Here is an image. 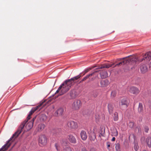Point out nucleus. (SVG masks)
I'll return each mask as SVG.
<instances>
[{"label":"nucleus","mask_w":151,"mask_h":151,"mask_svg":"<svg viewBox=\"0 0 151 151\" xmlns=\"http://www.w3.org/2000/svg\"><path fill=\"white\" fill-rule=\"evenodd\" d=\"M32 115L29 113L27 117V119L25 120L22 122L17 130L13 135L12 137L7 141V143L3 146L2 148L0 149V151H5L11 145V141L13 139L14 140L21 133L22 131V129H24L26 124L28 120L30 119Z\"/></svg>","instance_id":"nucleus-1"},{"label":"nucleus","mask_w":151,"mask_h":151,"mask_svg":"<svg viewBox=\"0 0 151 151\" xmlns=\"http://www.w3.org/2000/svg\"><path fill=\"white\" fill-rule=\"evenodd\" d=\"M151 60V52H147L143 56V58L141 60H139L137 58L131 57L126 59L123 61L119 63L116 64L114 67L116 66H120L125 64H127L128 63L130 62H136L138 61L142 62L143 60H146L149 61Z\"/></svg>","instance_id":"nucleus-2"},{"label":"nucleus","mask_w":151,"mask_h":151,"mask_svg":"<svg viewBox=\"0 0 151 151\" xmlns=\"http://www.w3.org/2000/svg\"><path fill=\"white\" fill-rule=\"evenodd\" d=\"M73 86L71 83L68 81V79L65 81L59 86L55 94L58 93L60 95H61L67 92Z\"/></svg>","instance_id":"nucleus-3"},{"label":"nucleus","mask_w":151,"mask_h":151,"mask_svg":"<svg viewBox=\"0 0 151 151\" xmlns=\"http://www.w3.org/2000/svg\"><path fill=\"white\" fill-rule=\"evenodd\" d=\"M128 102L126 98H123L121 99L119 102V108L122 109L127 108L128 106Z\"/></svg>","instance_id":"nucleus-4"},{"label":"nucleus","mask_w":151,"mask_h":151,"mask_svg":"<svg viewBox=\"0 0 151 151\" xmlns=\"http://www.w3.org/2000/svg\"><path fill=\"white\" fill-rule=\"evenodd\" d=\"M47 141V139L45 135H41L39 137V142L40 145L41 146L46 145Z\"/></svg>","instance_id":"nucleus-5"},{"label":"nucleus","mask_w":151,"mask_h":151,"mask_svg":"<svg viewBox=\"0 0 151 151\" xmlns=\"http://www.w3.org/2000/svg\"><path fill=\"white\" fill-rule=\"evenodd\" d=\"M81 105V101L79 100H78L74 101L72 105V108L75 110H78Z\"/></svg>","instance_id":"nucleus-6"},{"label":"nucleus","mask_w":151,"mask_h":151,"mask_svg":"<svg viewBox=\"0 0 151 151\" xmlns=\"http://www.w3.org/2000/svg\"><path fill=\"white\" fill-rule=\"evenodd\" d=\"M67 125L69 128L71 129H75L78 127L77 123L73 121L69 122L67 124Z\"/></svg>","instance_id":"nucleus-7"},{"label":"nucleus","mask_w":151,"mask_h":151,"mask_svg":"<svg viewBox=\"0 0 151 151\" xmlns=\"http://www.w3.org/2000/svg\"><path fill=\"white\" fill-rule=\"evenodd\" d=\"M129 91L131 93L137 95L139 92L138 88L135 87H132L130 88Z\"/></svg>","instance_id":"nucleus-8"},{"label":"nucleus","mask_w":151,"mask_h":151,"mask_svg":"<svg viewBox=\"0 0 151 151\" xmlns=\"http://www.w3.org/2000/svg\"><path fill=\"white\" fill-rule=\"evenodd\" d=\"M33 126V122H29L27 123H26L24 128L25 127L26 128V130L28 131L32 128Z\"/></svg>","instance_id":"nucleus-9"},{"label":"nucleus","mask_w":151,"mask_h":151,"mask_svg":"<svg viewBox=\"0 0 151 151\" xmlns=\"http://www.w3.org/2000/svg\"><path fill=\"white\" fill-rule=\"evenodd\" d=\"M81 76L80 75H79L77 76L71 78L70 79H68V81H70V82L73 85L74 83H75V81L78 80V79Z\"/></svg>","instance_id":"nucleus-10"},{"label":"nucleus","mask_w":151,"mask_h":151,"mask_svg":"<svg viewBox=\"0 0 151 151\" xmlns=\"http://www.w3.org/2000/svg\"><path fill=\"white\" fill-rule=\"evenodd\" d=\"M63 109L62 108H60L57 110L55 113V115L56 116L61 115L63 112Z\"/></svg>","instance_id":"nucleus-11"},{"label":"nucleus","mask_w":151,"mask_h":151,"mask_svg":"<svg viewBox=\"0 0 151 151\" xmlns=\"http://www.w3.org/2000/svg\"><path fill=\"white\" fill-rule=\"evenodd\" d=\"M81 139L83 140H86L87 138V135L86 132L83 130H82L81 132Z\"/></svg>","instance_id":"nucleus-12"},{"label":"nucleus","mask_w":151,"mask_h":151,"mask_svg":"<svg viewBox=\"0 0 151 151\" xmlns=\"http://www.w3.org/2000/svg\"><path fill=\"white\" fill-rule=\"evenodd\" d=\"M111 133L112 136H117L118 135V132L116 129L113 127L111 129Z\"/></svg>","instance_id":"nucleus-13"},{"label":"nucleus","mask_w":151,"mask_h":151,"mask_svg":"<svg viewBox=\"0 0 151 151\" xmlns=\"http://www.w3.org/2000/svg\"><path fill=\"white\" fill-rule=\"evenodd\" d=\"M100 73L101 77L102 78H105L108 76L107 72L105 70H102Z\"/></svg>","instance_id":"nucleus-14"},{"label":"nucleus","mask_w":151,"mask_h":151,"mask_svg":"<svg viewBox=\"0 0 151 151\" xmlns=\"http://www.w3.org/2000/svg\"><path fill=\"white\" fill-rule=\"evenodd\" d=\"M101 85L102 87H105L107 86L109 84L108 81L106 79L102 80L101 82Z\"/></svg>","instance_id":"nucleus-15"},{"label":"nucleus","mask_w":151,"mask_h":151,"mask_svg":"<svg viewBox=\"0 0 151 151\" xmlns=\"http://www.w3.org/2000/svg\"><path fill=\"white\" fill-rule=\"evenodd\" d=\"M140 70L142 73H145L148 70L147 67L145 65H142L140 67Z\"/></svg>","instance_id":"nucleus-16"},{"label":"nucleus","mask_w":151,"mask_h":151,"mask_svg":"<svg viewBox=\"0 0 151 151\" xmlns=\"http://www.w3.org/2000/svg\"><path fill=\"white\" fill-rule=\"evenodd\" d=\"M108 108L109 114H111L113 113V105L111 104H109L108 105Z\"/></svg>","instance_id":"nucleus-17"},{"label":"nucleus","mask_w":151,"mask_h":151,"mask_svg":"<svg viewBox=\"0 0 151 151\" xmlns=\"http://www.w3.org/2000/svg\"><path fill=\"white\" fill-rule=\"evenodd\" d=\"M42 103H40L39 105L37 106L36 107L32 109L30 111L29 113L31 114H32L35 111L39 109L40 107L42 105Z\"/></svg>","instance_id":"nucleus-18"},{"label":"nucleus","mask_w":151,"mask_h":151,"mask_svg":"<svg viewBox=\"0 0 151 151\" xmlns=\"http://www.w3.org/2000/svg\"><path fill=\"white\" fill-rule=\"evenodd\" d=\"M42 103H40L39 105L37 106L36 107L32 109L30 111L29 113L31 114H32L35 111L39 109L40 107L42 105Z\"/></svg>","instance_id":"nucleus-19"},{"label":"nucleus","mask_w":151,"mask_h":151,"mask_svg":"<svg viewBox=\"0 0 151 151\" xmlns=\"http://www.w3.org/2000/svg\"><path fill=\"white\" fill-rule=\"evenodd\" d=\"M68 138L69 141L71 143H76V140L75 137L72 135H70L68 136Z\"/></svg>","instance_id":"nucleus-20"},{"label":"nucleus","mask_w":151,"mask_h":151,"mask_svg":"<svg viewBox=\"0 0 151 151\" xmlns=\"http://www.w3.org/2000/svg\"><path fill=\"white\" fill-rule=\"evenodd\" d=\"M56 135L58 137H61L63 134V131L60 129L56 130Z\"/></svg>","instance_id":"nucleus-21"},{"label":"nucleus","mask_w":151,"mask_h":151,"mask_svg":"<svg viewBox=\"0 0 151 151\" xmlns=\"http://www.w3.org/2000/svg\"><path fill=\"white\" fill-rule=\"evenodd\" d=\"M99 71H95L91 73L90 74H89L86 76L85 77L82 79V81H84L85 80H86L89 77H91L93 75H94L96 73L98 72Z\"/></svg>","instance_id":"nucleus-22"},{"label":"nucleus","mask_w":151,"mask_h":151,"mask_svg":"<svg viewBox=\"0 0 151 151\" xmlns=\"http://www.w3.org/2000/svg\"><path fill=\"white\" fill-rule=\"evenodd\" d=\"M105 130L104 129H103V130L102 129L100 131L99 135V137L100 138L101 140L102 139V137H105Z\"/></svg>","instance_id":"nucleus-23"},{"label":"nucleus","mask_w":151,"mask_h":151,"mask_svg":"<svg viewBox=\"0 0 151 151\" xmlns=\"http://www.w3.org/2000/svg\"><path fill=\"white\" fill-rule=\"evenodd\" d=\"M146 142L148 147H151V137H148L146 139Z\"/></svg>","instance_id":"nucleus-24"},{"label":"nucleus","mask_w":151,"mask_h":151,"mask_svg":"<svg viewBox=\"0 0 151 151\" xmlns=\"http://www.w3.org/2000/svg\"><path fill=\"white\" fill-rule=\"evenodd\" d=\"M95 118L96 122L98 123L101 120V116L99 114L97 113L96 114Z\"/></svg>","instance_id":"nucleus-25"},{"label":"nucleus","mask_w":151,"mask_h":151,"mask_svg":"<svg viewBox=\"0 0 151 151\" xmlns=\"http://www.w3.org/2000/svg\"><path fill=\"white\" fill-rule=\"evenodd\" d=\"M45 126L43 124H40L38 125V130L39 131H41L43 130L45 128Z\"/></svg>","instance_id":"nucleus-26"},{"label":"nucleus","mask_w":151,"mask_h":151,"mask_svg":"<svg viewBox=\"0 0 151 151\" xmlns=\"http://www.w3.org/2000/svg\"><path fill=\"white\" fill-rule=\"evenodd\" d=\"M114 119L115 121H117L118 120L119 118L118 113L115 112L114 114Z\"/></svg>","instance_id":"nucleus-27"},{"label":"nucleus","mask_w":151,"mask_h":151,"mask_svg":"<svg viewBox=\"0 0 151 151\" xmlns=\"http://www.w3.org/2000/svg\"><path fill=\"white\" fill-rule=\"evenodd\" d=\"M143 110V106L142 104L139 103V105L138 108V111L139 112H141Z\"/></svg>","instance_id":"nucleus-28"},{"label":"nucleus","mask_w":151,"mask_h":151,"mask_svg":"<svg viewBox=\"0 0 151 151\" xmlns=\"http://www.w3.org/2000/svg\"><path fill=\"white\" fill-rule=\"evenodd\" d=\"M116 91H112L111 93V96L112 98H114L116 96Z\"/></svg>","instance_id":"nucleus-29"},{"label":"nucleus","mask_w":151,"mask_h":151,"mask_svg":"<svg viewBox=\"0 0 151 151\" xmlns=\"http://www.w3.org/2000/svg\"><path fill=\"white\" fill-rule=\"evenodd\" d=\"M120 145L119 143L116 144L115 148L117 151H120Z\"/></svg>","instance_id":"nucleus-30"},{"label":"nucleus","mask_w":151,"mask_h":151,"mask_svg":"<svg viewBox=\"0 0 151 151\" xmlns=\"http://www.w3.org/2000/svg\"><path fill=\"white\" fill-rule=\"evenodd\" d=\"M114 64H104V68H109L110 67H111L113 66Z\"/></svg>","instance_id":"nucleus-31"},{"label":"nucleus","mask_w":151,"mask_h":151,"mask_svg":"<svg viewBox=\"0 0 151 151\" xmlns=\"http://www.w3.org/2000/svg\"><path fill=\"white\" fill-rule=\"evenodd\" d=\"M96 135L94 133H93L91 134V140L92 141H94L96 139Z\"/></svg>","instance_id":"nucleus-32"},{"label":"nucleus","mask_w":151,"mask_h":151,"mask_svg":"<svg viewBox=\"0 0 151 151\" xmlns=\"http://www.w3.org/2000/svg\"><path fill=\"white\" fill-rule=\"evenodd\" d=\"M63 151H72L71 148L69 147H65L63 150Z\"/></svg>","instance_id":"nucleus-33"},{"label":"nucleus","mask_w":151,"mask_h":151,"mask_svg":"<svg viewBox=\"0 0 151 151\" xmlns=\"http://www.w3.org/2000/svg\"><path fill=\"white\" fill-rule=\"evenodd\" d=\"M134 123L132 122H130L128 124V126L131 128H132L134 126Z\"/></svg>","instance_id":"nucleus-34"},{"label":"nucleus","mask_w":151,"mask_h":151,"mask_svg":"<svg viewBox=\"0 0 151 151\" xmlns=\"http://www.w3.org/2000/svg\"><path fill=\"white\" fill-rule=\"evenodd\" d=\"M55 148L57 151H60V146L58 143H56L55 144Z\"/></svg>","instance_id":"nucleus-35"},{"label":"nucleus","mask_w":151,"mask_h":151,"mask_svg":"<svg viewBox=\"0 0 151 151\" xmlns=\"http://www.w3.org/2000/svg\"><path fill=\"white\" fill-rule=\"evenodd\" d=\"M149 130V127L147 126H145L144 127V130L145 132L146 133H147Z\"/></svg>","instance_id":"nucleus-36"},{"label":"nucleus","mask_w":151,"mask_h":151,"mask_svg":"<svg viewBox=\"0 0 151 151\" xmlns=\"http://www.w3.org/2000/svg\"><path fill=\"white\" fill-rule=\"evenodd\" d=\"M110 144H111V143L109 142H106V145L107 146V148L108 149H109V148L110 146Z\"/></svg>","instance_id":"nucleus-37"},{"label":"nucleus","mask_w":151,"mask_h":151,"mask_svg":"<svg viewBox=\"0 0 151 151\" xmlns=\"http://www.w3.org/2000/svg\"><path fill=\"white\" fill-rule=\"evenodd\" d=\"M138 146L136 145H135L134 146V148L135 150L137 151L138 149Z\"/></svg>","instance_id":"nucleus-38"},{"label":"nucleus","mask_w":151,"mask_h":151,"mask_svg":"<svg viewBox=\"0 0 151 151\" xmlns=\"http://www.w3.org/2000/svg\"><path fill=\"white\" fill-rule=\"evenodd\" d=\"M104 64H103V65H101L100 67H99L98 68H96V69H102V68H104Z\"/></svg>","instance_id":"nucleus-39"},{"label":"nucleus","mask_w":151,"mask_h":151,"mask_svg":"<svg viewBox=\"0 0 151 151\" xmlns=\"http://www.w3.org/2000/svg\"><path fill=\"white\" fill-rule=\"evenodd\" d=\"M137 130H138V132L139 133L140 132H141V130L140 128H137L135 129V130L137 131Z\"/></svg>","instance_id":"nucleus-40"},{"label":"nucleus","mask_w":151,"mask_h":151,"mask_svg":"<svg viewBox=\"0 0 151 151\" xmlns=\"http://www.w3.org/2000/svg\"><path fill=\"white\" fill-rule=\"evenodd\" d=\"M42 117H43L42 119L43 120H45L47 119V116L45 115H42Z\"/></svg>","instance_id":"nucleus-41"},{"label":"nucleus","mask_w":151,"mask_h":151,"mask_svg":"<svg viewBox=\"0 0 151 151\" xmlns=\"http://www.w3.org/2000/svg\"><path fill=\"white\" fill-rule=\"evenodd\" d=\"M80 151H88L87 150L86 148L85 147H83L82 148Z\"/></svg>","instance_id":"nucleus-42"},{"label":"nucleus","mask_w":151,"mask_h":151,"mask_svg":"<svg viewBox=\"0 0 151 151\" xmlns=\"http://www.w3.org/2000/svg\"><path fill=\"white\" fill-rule=\"evenodd\" d=\"M90 70V69H86V70H85V73L84 74V75L86 73H87L88 72L89 70Z\"/></svg>","instance_id":"nucleus-43"},{"label":"nucleus","mask_w":151,"mask_h":151,"mask_svg":"<svg viewBox=\"0 0 151 151\" xmlns=\"http://www.w3.org/2000/svg\"><path fill=\"white\" fill-rule=\"evenodd\" d=\"M36 117H34L32 119V120L31 121V122H33H33H34L35 120L36 119Z\"/></svg>","instance_id":"nucleus-44"},{"label":"nucleus","mask_w":151,"mask_h":151,"mask_svg":"<svg viewBox=\"0 0 151 151\" xmlns=\"http://www.w3.org/2000/svg\"><path fill=\"white\" fill-rule=\"evenodd\" d=\"M115 140V138L114 137H113L111 139V141H114Z\"/></svg>","instance_id":"nucleus-45"},{"label":"nucleus","mask_w":151,"mask_h":151,"mask_svg":"<svg viewBox=\"0 0 151 151\" xmlns=\"http://www.w3.org/2000/svg\"><path fill=\"white\" fill-rule=\"evenodd\" d=\"M90 151H96L93 149H91L90 150Z\"/></svg>","instance_id":"nucleus-46"},{"label":"nucleus","mask_w":151,"mask_h":151,"mask_svg":"<svg viewBox=\"0 0 151 151\" xmlns=\"http://www.w3.org/2000/svg\"><path fill=\"white\" fill-rule=\"evenodd\" d=\"M14 145H13V146H12V148H11V149L9 150V151H10V150H12V149L13 148V147H14Z\"/></svg>","instance_id":"nucleus-47"},{"label":"nucleus","mask_w":151,"mask_h":151,"mask_svg":"<svg viewBox=\"0 0 151 151\" xmlns=\"http://www.w3.org/2000/svg\"><path fill=\"white\" fill-rule=\"evenodd\" d=\"M42 103H43L42 104V105L41 106H41H42H42L43 105V104H44V102H42ZM41 103H42V102Z\"/></svg>","instance_id":"nucleus-48"},{"label":"nucleus","mask_w":151,"mask_h":151,"mask_svg":"<svg viewBox=\"0 0 151 151\" xmlns=\"http://www.w3.org/2000/svg\"><path fill=\"white\" fill-rule=\"evenodd\" d=\"M94 78H92V79H91V80H94Z\"/></svg>","instance_id":"nucleus-49"},{"label":"nucleus","mask_w":151,"mask_h":151,"mask_svg":"<svg viewBox=\"0 0 151 151\" xmlns=\"http://www.w3.org/2000/svg\"><path fill=\"white\" fill-rule=\"evenodd\" d=\"M83 82V81H82V80H81V81L80 82V83H82V82Z\"/></svg>","instance_id":"nucleus-50"},{"label":"nucleus","mask_w":151,"mask_h":151,"mask_svg":"<svg viewBox=\"0 0 151 151\" xmlns=\"http://www.w3.org/2000/svg\"><path fill=\"white\" fill-rule=\"evenodd\" d=\"M146 151V150H144V151Z\"/></svg>","instance_id":"nucleus-51"}]
</instances>
